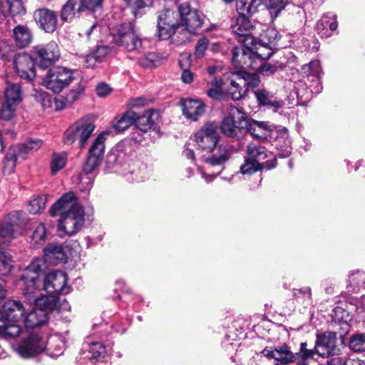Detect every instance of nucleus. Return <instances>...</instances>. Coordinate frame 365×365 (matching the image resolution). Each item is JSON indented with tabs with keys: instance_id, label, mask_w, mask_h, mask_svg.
<instances>
[{
	"instance_id": "nucleus-1",
	"label": "nucleus",
	"mask_w": 365,
	"mask_h": 365,
	"mask_svg": "<svg viewBox=\"0 0 365 365\" xmlns=\"http://www.w3.org/2000/svg\"><path fill=\"white\" fill-rule=\"evenodd\" d=\"M41 270V261L33 260L22 272L21 280L23 283V294L26 299L34 303V307L24 319L27 328H35L41 326L48 320L49 312L56 308L58 298L55 296L38 297L40 282L38 272Z\"/></svg>"
},
{
	"instance_id": "nucleus-2",
	"label": "nucleus",
	"mask_w": 365,
	"mask_h": 365,
	"mask_svg": "<svg viewBox=\"0 0 365 365\" xmlns=\"http://www.w3.org/2000/svg\"><path fill=\"white\" fill-rule=\"evenodd\" d=\"M51 216L60 215L58 230L59 235L71 236L77 233L84 223V210L78 203L73 192H69L53 205L50 210Z\"/></svg>"
},
{
	"instance_id": "nucleus-3",
	"label": "nucleus",
	"mask_w": 365,
	"mask_h": 365,
	"mask_svg": "<svg viewBox=\"0 0 365 365\" xmlns=\"http://www.w3.org/2000/svg\"><path fill=\"white\" fill-rule=\"evenodd\" d=\"M24 312V306L19 301L8 300L4 304L0 309V339H11L22 332L17 322L22 319Z\"/></svg>"
},
{
	"instance_id": "nucleus-4",
	"label": "nucleus",
	"mask_w": 365,
	"mask_h": 365,
	"mask_svg": "<svg viewBox=\"0 0 365 365\" xmlns=\"http://www.w3.org/2000/svg\"><path fill=\"white\" fill-rule=\"evenodd\" d=\"M113 41L118 46L124 47L127 51H132L141 46L139 38L132 22L118 24L110 29Z\"/></svg>"
},
{
	"instance_id": "nucleus-5",
	"label": "nucleus",
	"mask_w": 365,
	"mask_h": 365,
	"mask_svg": "<svg viewBox=\"0 0 365 365\" xmlns=\"http://www.w3.org/2000/svg\"><path fill=\"white\" fill-rule=\"evenodd\" d=\"M94 129L95 125L91 118H81L66 130L63 143L66 145H72L78 138L80 147L83 148Z\"/></svg>"
},
{
	"instance_id": "nucleus-6",
	"label": "nucleus",
	"mask_w": 365,
	"mask_h": 365,
	"mask_svg": "<svg viewBox=\"0 0 365 365\" xmlns=\"http://www.w3.org/2000/svg\"><path fill=\"white\" fill-rule=\"evenodd\" d=\"M248 119L237 107L230 108L229 115L225 117L221 124V131L227 137L236 138L245 133Z\"/></svg>"
},
{
	"instance_id": "nucleus-7",
	"label": "nucleus",
	"mask_w": 365,
	"mask_h": 365,
	"mask_svg": "<svg viewBox=\"0 0 365 365\" xmlns=\"http://www.w3.org/2000/svg\"><path fill=\"white\" fill-rule=\"evenodd\" d=\"M74 79L73 72L62 66L50 68L42 78V85L54 93H60Z\"/></svg>"
},
{
	"instance_id": "nucleus-8",
	"label": "nucleus",
	"mask_w": 365,
	"mask_h": 365,
	"mask_svg": "<svg viewBox=\"0 0 365 365\" xmlns=\"http://www.w3.org/2000/svg\"><path fill=\"white\" fill-rule=\"evenodd\" d=\"M41 261V267L43 262L41 259H35L34 260ZM38 272V281L40 282V291L44 289L48 296H56V294H67L71 292V287L67 284L68 277L65 272L61 271H54L48 273L43 280V285L40 279V273Z\"/></svg>"
},
{
	"instance_id": "nucleus-9",
	"label": "nucleus",
	"mask_w": 365,
	"mask_h": 365,
	"mask_svg": "<svg viewBox=\"0 0 365 365\" xmlns=\"http://www.w3.org/2000/svg\"><path fill=\"white\" fill-rule=\"evenodd\" d=\"M180 17V28L190 34H194L202 27L204 21V15L192 9L188 4H181L178 7Z\"/></svg>"
},
{
	"instance_id": "nucleus-10",
	"label": "nucleus",
	"mask_w": 365,
	"mask_h": 365,
	"mask_svg": "<svg viewBox=\"0 0 365 365\" xmlns=\"http://www.w3.org/2000/svg\"><path fill=\"white\" fill-rule=\"evenodd\" d=\"M179 13L166 9L158 15V35L161 40L169 39L180 28Z\"/></svg>"
},
{
	"instance_id": "nucleus-11",
	"label": "nucleus",
	"mask_w": 365,
	"mask_h": 365,
	"mask_svg": "<svg viewBox=\"0 0 365 365\" xmlns=\"http://www.w3.org/2000/svg\"><path fill=\"white\" fill-rule=\"evenodd\" d=\"M32 55L38 66L46 68L58 60L61 53L57 43L52 41L45 45L41 44L34 46L32 50Z\"/></svg>"
},
{
	"instance_id": "nucleus-12",
	"label": "nucleus",
	"mask_w": 365,
	"mask_h": 365,
	"mask_svg": "<svg viewBox=\"0 0 365 365\" xmlns=\"http://www.w3.org/2000/svg\"><path fill=\"white\" fill-rule=\"evenodd\" d=\"M249 16H240L237 19L235 24L232 25L233 33L238 35L242 42L246 46L253 45L257 41V35L258 34V27H261L259 24L252 25L248 19Z\"/></svg>"
},
{
	"instance_id": "nucleus-13",
	"label": "nucleus",
	"mask_w": 365,
	"mask_h": 365,
	"mask_svg": "<svg viewBox=\"0 0 365 365\" xmlns=\"http://www.w3.org/2000/svg\"><path fill=\"white\" fill-rule=\"evenodd\" d=\"M46 342L38 334L31 333L24 337L15 347L16 353L23 358H31L46 348Z\"/></svg>"
},
{
	"instance_id": "nucleus-14",
	"label": "nucleus",
	"mask_w": 365,
	"mask_h": 365,
	"mask_svg": "<svg viewBox=\"0 0 365 365\" xmlns=\"http://www.w3.org/2000/svg\"><path fill=\"white\" fill-rule=\"evenodd\" d=\"M218 126L214 123H206L195 135L196 144L203 151L211 152L216 147L219 135Z\"/></svg>"
},
{
	"instance_id": "nucleus-15",
	"label": "nucleus",
	"mask_w": 365,
	"mask_h": 365,
	"mask_svg": "<svg viewBox=\"0 0 365 365\" xmlns=\"http://www.w3.org/2000/svg\"><path fill=\"white\" fill-rule=\"evenodd\" d=\"M108 132H103L95 139L88 150L87 160L84 164V170L93 172L101 163L105 151L106 136Z\"/></svg>"
},
{
	"instance_id": "nucleus-16",
	"label": "nucleus",
	"mask_w": 365,
	"mask_h": 365,
	"mask_svg": "<svg viewBox=\"0 0 365 365\" xmlns=\"http://www.w3.org/2000/svg\"><path fill=\"white\" fill-rule=\"evenodd\" d=\"M230 155V148L227 145H220L217 148V152L212 156L205 159L207 165L206 169L208 170L210 168H217L215 173L207 174L202 171V178L207 182H212L214 178L223 170V165L229 159Z\"/></svg>"
},
{
	"instance_id": "nucleus-17",
	"label": "nucleus",
	"mask_w": 365,
	"mask_h": 365,
	"mask_svg": "<svg viewBox=\"0 0 365 365\" xmlns=\"http://www.w3.org/2000/svg\"><path fill=\"white\" fill-rule=\"evenodd\" d=\"M246 158L259 163L267 170L272 169L276 166V158L273 154L268 152L265 148L251 143L247 150Z\"/></svg>"
},
{
	"instance_id": "nucleus-18",
	"label": "nucleus",
	"mask_w": 365,
	"mask_h": 365,
	"mask_svg": "<svg viewBox=\"0 0 365 365\" xmlns=\"http://www.w3.org/2000/svg\"><path fill=\"white\" fill-rule=\"evenodd\" d=\"M232 63L234 66L241 71V69L250 68L255 70L257 63L254 60L252 48L251 46L235 47L232 50Z\"/></svg>"
},
{
	"instance_id": "nucleus-19",
	"label": "nucleus",
	"mask_w": 365,
	"mask_h": 365,
	"mask_svg": "<svg viewBox=\"0 0 365 365\" xmlns=\"http://www.w3.org/2000/svg\"><path fill=\"white\" fill-rule=\"evenodd\" d=\"M242 82L243 78L240 77V73L236 72H227L224 73V83L225 86V92H226L234 101L240 100L247 89H244Z\"/></svg>"
},
{
	"instance_id": "nucleus-20",
	"label": "nucleus",
	"mask_w": 365,
	"mask_h": 365,
	"mask_svg": "<svg viewBox=\"0 0 365 365\" xmlns=\"http://www.w3.org/2000/svg\"><path fill=\"white\" fill-rule=\"evenodd\" d=\"M158 118V113L155 110H148L141 116L136 114V119L134 121L135 131L133 133L132 139L136 142H141V133H147L151 130L155 124V119Z\"/></svg>"
},
{
	"instance_id": "nucleus-21",
	"label": "nucleus",
	"mask_w": 365,
	"mask_h": 365,
	"mask_svg": "<svg viewBox=\"0 0 365 365\" xmlns=\"http://www.w3.org/2000/svg\"><path fill=\"white\" fill-rule=\"evenodd\" d=\"M14 68L18 76L31 81L35 77L34 63L32 58L26 53H19L15 56Z\"/></svg>"
},
{
	"instance_id": "nucleus-22",
	"label": "nucleus",
	"mask_w": 365,
	"mask_h": 365,
	"mask_svg": "<svg viewBox=\"0 0 365 365\" xmlns=\"http://www.w3.org/2000/svg\"><path fill=\"white\" fill-rule=\"evenodd\" d=\"M261 354L268 359H274L275 365H287L296 360V355L286 345L272 348H264Z\"/></svg>"
},
{
	"instance_id": "nucleus-23",
	"label": "nucleus",
	"mask_w": 365,
	"mask_h": 365,
	"mask_svg": "<svg viewBox=\"0 0 365 365\" xmlns=\"http://www.w3.org/2000/svg\"><path fill=\"white\" fill-rule=\"evenodd\" d=\"M315 351L322 357H329L336 351V335L332 332L318 335L315 343Z\"/></svg>"
},
{
	"instance_id": "nucleus-24",
	"label": "nucleus",
	"mask_w": 365,
	"mask_h": 365,
	"mask_svg": "<svg viewBox=\"0 0 365 365\" xmlns=\"http://www.w3.org/2000/svg\"><path fill=\"white\" fill-rule=\"evenodd\" d=\"M34 19L46 33H53L57 29L58 18L53 11L47 9H38L34 13Z\"/></svg>"
},
{
	"instance_id": "nucleus-25",
	"label": "nucleus",
	"mask_w": 365,
	"mask_h": 365,
	"mask_svg": "<svg viewBox=\"0 0 365 365\" xmlns=\"http://www.w3.org/2000/svg\"><path fill=\"white\" fill-rule=\"evenodd\" d=\"M180 106L184 116L194 121L197 120L205 112V104L197 99H182Z\"/></svg>"
},
{
	"instance_id": "nucleus-26",
	"label": "nucleus",
	"mask_w": 365,
	"mask_h": 365,
	"mask_svg": "<svg viewBox=\"0 0 365 365\" xmlns=\"http://www.w3.org/2000/svg\"><path fill=\"white\" fill-rule=\"evenodd\" d=\"M49 237V233L43 222H36L31 225L30 229V245L34 248L43 246Z\"/></svg>"
},
{
	"instance_id": "nucleus-27",
	"label": "nucleus",
	"mask_w": 365,
	"mask_h": 365,
	"mask_svg": "<svg viewBox=\"0 0 365 365\" xmlns=\"http://www.w3.org/2000/svg\"><path fill=\"white\" fill-rule=\"evenodd\" d=\"M337 26L336 16L334 14H328L324 15L317 23L316 29L321 37L328 38L331 35V32L337 29Z\"/></svg>"
},
{
	"instance_id": "nucleus-28",
	"label": "nucleus",
	"mask_w": 365,
	"mask_h": 365,
	"mask_svg": "<svg viewBox=\"0 0 365 365\" xmlns=\"http://www.w3.org/2000/svg\"><path fill=\"white\" fill-rule=\"evenodd\" d=\"M272 130V126L267 125L264 122L248 120V125L246 126L245 133L249 132L257 138L266 139L271 136Z\"/></svg>"
},
{
	"instance_id": "nucleus-29",
	"label": "nucleus",
	"mask_w": 365,
	"mask_h": 365,
	"mask_svg": "<svg viewBox=\"0 0 365 365\" xmlns=\"http://www.w3.org/2000/svg\"><path fill=\"white\" fill-rule=\"evenodd\" d=\"M259 105L268 106L277 112L282 106V102L277 101L275 96L265 89H257L254 91Z\"/></svg>"
},
{
	"instance_id": "nucleus-30",
	"label": "nucleus",
	"mask_w": 365,
	"mask_h": 365,
	"mask_svg": "<svg viewBox=\"0 0 365 365\" xmlns=\"http://www.w3.org/2000/svg\"><path fill=\"white\" fill-rule=\"evenodd\" d=\"M13 37L16 46L20 48L28 46L32 41L30 29L23 25H19L13 29Z\"/></svg>"
},
{
	"instance_id": "nucleus-31",
	"label": "nucleus",
	"mask_w": 365,
	"mask_h": 365,
	"mask_svg": "<svg viewBox=\"0 0 365 365\" xmlns=\"http://www.w3.org/2000/svg\"><path fill=\"white\" fill-rule=\"evenodd\" d=\"M0 9L4 16H16L25 13L22 0H0Z\"/></svg>"
},
{
	"instance_id": "nucleus-32",
	"label": "nucleus",
	"mask_w": 365,
	"mask_h": 365,
	"mask_svg": "<svg viewBox=\"0 0 365 365\" xmlns=\"http://www.w3.org/2000/svg\"><path fill=\"white\" fill-rule=\"evenodd\" d=\"M262 4V0H236V9L240 16H252Z\"/></svg>"
},
{
	"instance_id": "nucleus-33",
	"label": "nucleus",
	"mask_w": 365,
	"mask_h": 365,
	"mask_svg": "<svg viewBox=\"0 0 365 365\" xmlns=\"http://www.w3.org/2000/svg\"><path fill=\"white\" fill-rule=\"evenodd\" d=\"M4 95L5 101L17 105L23 98L21 86L17 83H7Z\"/></svg>"
},
{
	"instance_id": "nucleus-34",
	"label": "nucleus",
	"mask_w": 365,
	"mask_h": 365,
	"mask_svg": "<svg viewBox=\"0 0 365 365\" xmlns=\"http://www.w3.org/2000/svg\"><path fill=\"white\" fill-rule=\"evenodd\" d=\"M258 29V34L257 35V41L262 43L263 45L274 46L277 43L279 36L278 31L274 28H267L263 30L262 33H259Z\"/></svg>"
},
{
	"instance_id": "nucleus-35",
	"label": "nucleus",
	"mask_w": 365,
	"mask_h": 365,
	"mask_svg": "<svg viewBox=\"0 0 365 365\" xmlns=\"http://www.w3.org/2000/svg\"><path fill=\"white\" fill-rule=\"evenodd\" d=\"M21 158L18 155L16 148L14 146L11 147L6 153L4 160L3 171L6 175H10L14 172L16 160L18 158Z\"/></svg>"
},
{
	"instance_id": "nucleus-36",
	"label": "nucleus",
	"mask_w": 365,
	"mask_h": 365,
	"mask_svg": "<svg viewBox=\"0 0 365 365\" xmlns=\"http://www.w3.org/2000/svg\"><path fill=\"white\" fill-rule=\"evenodd\" d=\"M252 48V53L254 56V60H267L273 54V47L270 46L263 45L262 43L255 41L253 45H251Z\"/></svg>"
},
{
	"instance_id": "nucleus-37",
	"label": "nucleus",
	"mask_w": 365,
	"mask_h": 365,
	"mask_svg": "<svg viewBox=\"0 0 365 365\" xmlns=\"http://www.w3.org/2000/svg\"><path fill=\"white\" fill-rule=\"evenodd\" d=\"M365 284V273L362 271L357 270L351 272L349 275L347 288L349 292H356Z\"/></svg>"
},
{
	"instance_id": "nucleus-38",
	"label": "nucleus",
	"mask_w": 365,
	"mask_h": 365,
	"mask_svg": "<svg viewBox=\"0 0 365 365\" xmlns=\"http://www.w3.org/2000/svg\"><path fill=\"white\" fill-rule=\"evenodd\" d=\"M136 113L133 111L125 113L113 125V128L118 133L123 132L134 123Z\"/></svg>"
},
{
	"instance_id": "nucleus-39",
	"label": "nucleus",
	"mask_w": 365,
	"mask_h": 365,
	"mask_svg": "<svg viewBox=\"0 0 365 365\" xmlns=\"http://www.w3.org/2000/svg\"><path fill=\"white\" fill-rule=\"evenodd\" d=\"M41 145L42 141L41 140H30L24 143L14 147L16 148L18 155L21 156V158L24 159L26 154L30 152L36 151Z\"/></svg>"
},
{
	"instance_id": "nucleus-40",
	"label": "nucleus",
	"mask_w": 365,
	"mask_h": 365,
	"mask_svg": "<svg viewBox=\"0 0 365 365\" xmlns=\"http://www.w3.org/2000/svg\"><path fill=\"white\" fill-rule=\"evenodd\" d=\"M46 202L47 195L38 194L34 195L29 204V212L34 215L41 213L44 210Z\"/></svg>"
},
{
	"instance_id": "nucleus-41",
	"label": "nucleus",
	"mask_w": 365,
	"mask_h": 365,
	"mask_svg": "<svg viewBox=\"0 0 365 365\" xmlns=\"http://www.w3.org/2000/svg\"><path fill=\"white\" fill-rule=\"evenodd\" d=\"M210 88L207 90V94L212 98L218 99L225 92V86L224 83V75L220 79L215 77L210 83Z\"/></svg>"
},
{
	"instance_id": "nucleus-42",
	"label": "nucleus",
	"mask_w": 365,
	"mask_h": 365,
	"mask_svg": "<svg viewBox=\"0 0 365 365\" xmlns=\"http://www.w3.org/2000/svg\"><path fill=\"white\" fill-rule=\"evenodd\" d=\"M293 294L295 299L304 306H309L312 304V289L309 287L294 289Z\"/></svg>"
},
{
	"instance_id": "nucleus-43",
	"label": "nucleus",
	"mask_w": 365,
	"mask_h": 365,
	"mask_svg": "<svg viewBox=\"0 0 365 365\" xmlns=\"http://www.w3.org/2000/svg\"><path fill=\"white\" fill-rule=\"evenodd\" d=\"M66 163V156L64 153H53L51 156L50 168L53 175L63 169Z\"/></svg>"
},
{
	"instance_id": "nucleus-44",
	"label": "nucleus",
	"mask_w": 365,
	"mask_h": 365,
	"mask_svg": "<svg viewBox=\"0 0 365 365\" xmlns=\"http://www.w3.org/2000/svg\"><path fill=\"white\" fill-rule=\"evenodd\" d=\"M45 255L49 257H54L57 260L64 261L66 255L61 245L56 244H49L43 249Z\"/></svg>"
},
{
	"instance_id": "nucleus-45",
	"label": "nucleus",
	"mask_w": 365,
	"mask_h": 365,
	"mask_svg": "<svg viewBox=\"0 0 365 365\" xmlns=\"http://www.w3.org/2000/svg\"><path fill=\"white\" fill-rule=\"evenodd\" d=\"M331 317L335 322L347 324L351 320V315L345 308L341 306L335 307L331 312Z\"/></svg>"
},
{
	"instance_id": "nucleus-46",
	"label": "nucleus",
	"mask_w": 365,
	"mask_h": 365,
	"mask_svg": "<svg viewBox=\"0 0 365 365\" xmlns=\"http://www.w3.org/2000/svg\"><path fill=\"white\" fill-rule=\"evenodd\" d=\"M93 173V172L87 173L84 170V167L83 168V170L79 175V186L81 190L89 192L91 189L94 180Z\"/></svg>"
},
{
	"instance_id": "nucleus-47",
	"label": "nucleus",
	"mask_w": 365,
	"mask_h": 365,
	"mask_svg": "<svg viewBox=\"0 0 365 365\" xmlns=\"http://www.w3.org/2000/svg\"><path fill=\"white\" fill-rule=\"evenodd\" d=\"M349 347L356 352L365 351V334H358L352 336L349 341Z\"/></svg>"
},
{
	"instance_id": "nucleus-48",
	"label": "nucleus",
	"mask_w": 365,
	"mask_h": 365,
	"mask_svg": "<svg viewBox=\"0 0 365 365\" xmlns=\"http://www.w3.org/2000/svg\"><path fill=\"white\" fill-rule=\"evenodd\" d=\"M16 104L4 101L0 109V118L4 120H10L14 116Z\"/></svg>"
},
{
	"instance_id": "nucleus-49",
	"label": "nucleus",
	"mask_w": 365,
	"mask_h": 365,
	"mask_svg": "<svg viewBox=\"0 0 365 365\" xmlns=\"http://www.w3.org/2000/svg\"><path fill=\"white\" fill-rule=\"evenodd\" d=\"M76 12L78 11H77V7H76L73 0H68L62 8L61 19L63 21L71 20Z\"/></svg>"
},
{
	"instance_id": "nucleus-50",
	"label": "nucleus",
	"mask_w": 365,
	"mask_h": 365,
	"mask_svg": "<svg viewBox=\"0 0 365 365\" xmlns=\"http://www.w3.org/2000/svg\"><path fill=\"white\" fill-rule=\"evenodd\" d=\"M237 73H240V77L243 78L244 82H242L243 86H249L252 88H256L259 85L260 79L258 75L255 73H250L247 72H244L242 71H239L237 72Z\"/></svg>"
},
{
	"instance_id": "nucleus-51",
	"label": "nucleus",
	"mask_w": 365,
	"mask_h": 365,
	"mask_svg": "<svg viewBox=\"0 0 365 365\" xmlns=\"http://www.w3.org/2000/svg\"><path fill=\"white\" fill-rule=\"evenodd\" d=\"M317 354L315 349H307V342H302L300 344L299 351L295 353L296 360L307 361L309 359H312L314 354Z\"/></svg>"
},
{
	"instance_id": "nucleus-52",
	"label": "nucleus",
	"mask_w": 365,
	"mask_h": 365,
	"mask_svg": "<svg viewBox=\"0 0 365 365\" xmlns=\"http://www.w3.org/2000/svg\"><path fill=\"white\" fill-rule=\"evenodd\" d=\"M13 267V261L11 256L5 252H0V274H9Z\"/></svg>"
},
{
	"instance_id": "nucleus-53",
	"label": "nucleus",
	"mask_w": 365,
	"mask_h": 365,
	"mask_svg": "<svg viewBox=\"0 0 365 365\" xmlns=\"http://www.w3.org/2000/svg\"><path fill=\"white\" fill-rule=\"evenodd\" d=\"M303 72L307 75H312L319 77L322 73L320 62L318 60L310 61L309 64L302 66Z\"/></svg>"
},
{
	"instance_id": "nucleus-54",
	"label": "nucleus",
	"mask_w": 365,
	"mask_h": 365,
	"mask_svg": "<svg viewBox=\"0 0 365 365\" xmlns=\"http://www.w3.org/2000/svg\"><path fill=\"white\" fill-rule=\"evenodd\" d=\"M89 352L91 354V359L98 361L104 356L106 348L100 342H93L90 345Z\"/></svg>"
},
{
	"instance_id": "nucleus-55",
	"label": "nucleus",
	"mask_w": 365,
	"mask_h": 365,
	"mask_svg": "<svg viewBox=\"0 0 365 365\" xmlns=\"http://www.w3.org/2000/svg\"><path fill=\"white\" fill-rule=\"evenodd\" d=\"M265 169L262 168L260 164H257L252 160H250L249 159L245 158V161L243 165L240 167V172L243 175H250L255 173L257 170Z\"/></svg>"
},
{
	"instance_id": "nucleus-56",
	"label": "nucleus",
	"mask_w": 365,
	"mask_h": 365,
	"mask_svg": "<svg viewBox=\"0 0 365 365\" xmlns=\"http://www.w3.org/2000/svg\"><path fill=\"white\" fill-rule=\"evenodd\" d=\"M158 62V56L155 53H148L139 59L140 65L145 68L157 66Z\"/></svg>"
},
{
	"instance_id": "nucleus-57",
	"label": "nucleus",
	"mask_w": 365,
	"mask_h": 365,
	"mask_svg": "<svg viewBox=\"0 0 365 365\" xmlns=\"http://www.w3.org/2000/svg\"><path fill=\"white\" fill-rule=\"evenodd\" d=\"M257 69L262 75L269 76L274 74L279 70H281L282 66L277 64L264 62L259 67L257 66L256 70Z\"/></svg>"
},
{
	"instance_id": "nucleus-58",
	"label": "nucleus",
	"mask_w": 365,
	"mask_h": 365,
	"mask_svg": "<svg viewBox=\"0 0 365 365\" xmlns=\"http://www.w3.org/2000/svg\"><path fill=\"white\" fill-rule=\"evenodd\" d=\"M208 46H209L208 39L204 36L200 38L197 41V42L195 45V52H194L195 56L197 58H202L205 54V51L208 48Z\"/></svg>"
},
{
	"instance_id": "nucleus-59",
	"label": "nucleus",
	"mask_w": 365,
	"mask_h": 365,
	"mask_svg": "<svg viewBox=\"0 0 365 365\" xmlns=\"http://www.w3.org/2000/svg\"><path fill=\"white\" fill-rule=\"evenodd\" d=\"M103 0H80V4L77 6L78 11H82L85 9L88 10H95L102 5Z\"/></svg>"
},
{
	"instance_id": "nucleus-60",
	"label": "nucleus",
	"mask_w": 365,
	"mask_h": 365,
	"mask_svg": "<svg viewBox=\"0 0 365 365\" xmlns=\"http://www.w3.org/2000/svg\"><path fill=\"white\" fill-rule=\"evenodd\" d=\"M13 225L9 222H2L0 224V239L9 240L13 237Z\"/></svg>"
},
{
	"instance_id": "nucleus-61",
	"label": "nucleus",
	"mask_w": 365,
	"mask_h": 365,
	"mask_svg": "<svg viewBox=\"0 0 365 365\" xmlns=\"http://www.w3.org/2000/svg\"><path fill=\"white\" fill-rule=\"evenodd\" d=\"M133 180L137 182L143 181L148 178V173L145 165H142L138 170H133L130 172Z\"/></svg>"
},
{
	"instance_id": "nucleus-62",
	"label": "nucleus",
	"mask_w": 365,
	"mask_h": 365,
	"mask_svg": "<svg viewBox=\"0 0 365 365\" xmlns=\"http://www.w3.org/2000/svg\"><path fill=\"white\" fill-rule=\"evenodd\" d=\"M84 91V86L79 84L75 89H72L67 95V100L68 101L73 102L78 99L79 96L83 93Z\"/></svg>"
},
{
	"instance_id": "nucleus-63",
	"label": "nucleus",
	"mask_w": 365,
	"mask_h": 365,
	"mask_svg": "<svg viewBox=\"0 0 365 365\" xmlns=\"http://www.w3.org/2000/svg\"><path fill=\"white\" fill-rule=\"evenodd\" d=\"M84 91V86L79 84L75 89H72L67 95V100L68 101L73 102L78 99L79 96L83 93Z\"/></svg>"
},
{
	"instance_id": "nucleus-64",
	"label": "nucleus",
	"mask_w": 365,
	"mask_h": 365,
	"mask_svg": "<svg viewBox=\"0 0 365 365\" xmlns=\"http://www.w3.org/2000/svg\"><path fill=\"white\" fill-rule=\"evenodd\" d=\"M109 48L106 46H98L92 53L96 56L98 62H102L104 58L108 55Z\"/></svg>"
}]
</instances>
